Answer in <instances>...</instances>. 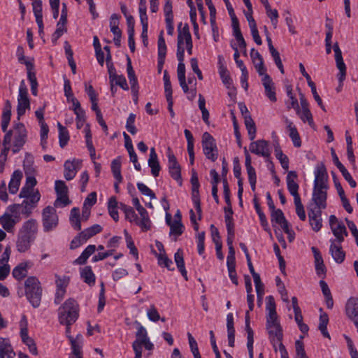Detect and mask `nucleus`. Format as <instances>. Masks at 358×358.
Here are the masks:
<instances>
[{
    "mask_svg": "<svg viewBox=\"0 0 358 358\" xmlns=\"http://www.w3.org/2000/svg\"><path fill=\"white\" fill-rule=\"evenodd\" d=\"M78 315V305L73 299H67L58 309L59 322L62 325L71 326Z\"/></svg>",
    "mask_w": 358,
    "mask_h": 358,
    "instance_id": "f257e3e1",
    "label": "nucleus"
},
{
    "mask_svg": "<svg viewBox=\"0 0 358 358\" xmlns=\"http://www.w3.org/2000/svg\"><path fill=\"white\" fill-rule=\"evenodd\" d=\"M25 295L33 307L37 308L41 304L42 287L38 279L30 276L24 282Z\"/></svg>",
    "mask_w": 358,
    "mask_h": 358,
    "instance_id": "f03ea898",
    "label": "nucleus"
},
{
    "mask_svg": "<svg viewBox=\"0 0 358 358\" xmlns=\"http://www.w3.org/2000/svg\"><path fill=\"white\" fill-rule=\"evenodd\" d=\"M18 207V206H8L5 213L0 217L1 225L8 233L13 231L15 224L21 220Z\"/></svg>",
    "mask_w": 358,
    "mask_h": 358,
    "instance_id": "7ed1b4c3",
    "label": "nucleus"
},
{
    "mask_svg": "<svg viewBox=\"0 0 358 358\" xmlns=\"http://www.w3.org/2000/svg\"><path fill=\"white\" fill-rule=\"evenodd\" d=\"M42 224L45 233L56 229L59 224V217L54 207L48 206L43 210Z\"/></svg>",
    "mask_w": 358,
    "mask_h": 358,
    "instance_id": "20e7f679",
    "label": "nucleus"
},
{
    "mask_svg": "<svg viewBox=\"0 0 358 358\" xmlns=\"http://www.w3.org/2000/svg\"><path fill=\"white\" fill-rule=\"evenodd\" d=\"M201 144L206 158L212 162L216 161L218 157V150L214 138L209 133L205 132L202 136Z\"/></svg>",
    "mask_w": 358,
    "mask_h": 358,
    "instance_id": "39448f33",
    "label": "nucleus"
},
{
    "mask_svg": "<svg viewBox=\"0 0 358 358\" xmlns=\"http://www.w3.org/2000/svg\"><path fill=\"white\" fill-rule=\"evenodd\" d=\"M27 109H30V101L27 85L22 80L20 83L17 95V113L18 118L24 115Z\"/></svg>",
    "mask_w": 358,
    "mask_h": 358,
    "instance_id": "423d86ee",
    "label": "nucleus"
},
{
    "mask_svg": "<svg viewBox=\"0 0 358 358\" xmlns=\"http://www.w3.org/2000/svg\"><path fill=\"white\" fill-rule=\"evenodd\" d=\"M329 221L331 230L336 238L333 241L343 242L345 237L348 236L345 224L334 215L329 216Z\"/></svg>",
    "mask_w": 358,
    "mask_h": 358,
    "instance_id": "0eeeda50",
    "label": "nucleus"
},
{
    "mask_svg": "<svg viewBox=\"0 0 358 358\" xmlns=\"http://www.w3.org/2000/svg\"><path fill=\"white\" fill-rule=\"evenodd\" d=\"M12 135L14 136L13 152L17 153L20 150L27 141V131L24 124H17L14 130L12 131Z\"/></svg>",
    "mask_w": 358,
    "mask_h": 358,
    "instance_id": "6e6552de",
    "label": "nucleus"
},
{
    "mask_svg": "<svg viewBox=\"0 0 358 358\" xmlns=\"http://www.w3.org/2000/svg\"><path fill=\"white\" fill-rule=\"evenodd\" d=\"M102 231L99 224H94L81 231L71 243V248H76L85 243L89 238Z\"/></svg>",
    "mask_w": 358,
    "mask_h": 358,
    "instance_id": "1a4fd4ad",
    "label": "nucleus"
},
{
    "mask_svg": "<svg viewBox=\"0 0 358 358\" xmlns=\"http://www.w3.org/2000/svg\"><path fill=\"white\" fill-rule=\"evenodd\" d=\"M315 180L314 186L315 189H327L328 174L327 169L323 164H318L314 171Z\"/></svg>",
    "mask_w": 358,
    "mask_h": 358,
    "instance_id": "9d476101",
    "label": "nucleus"
},
{
    "mask_svg": "<svg viewBox=\"0 0 358 358\" xmlns=\"http://www.w3.org/2000/svg\"><path fill=\"white\" fill-rule=\"evenodd\" d=\"M41 198L40 193H36L35 195H33L31 199H24L20 204H13L12 206H18V211L20 214L25 215L26 217H29L34 210L36 208L38 202L39 201Z\"/></svg>",
    "mask_w": 358,
    "mask_h": 358,
    "instance_id": "9b49d317",
    "label": "nucleus"
},
{
    "mask_svg": "<svg viewBox=\"0 0 358 358\" xmlns=\"http://www.w3.org/2000/svg\"><path fill=\"white\" fill-rule=\"evenodd\" d=\"M308 216L312 229L318 232L322 227V210L315 209L310 204L308 206Z\"/></svg>",
    "mask_w": 358,
    "mask_h": 358,
    "instance_id": "f8f14e48",
    "label": "nucleus"
},
{
    "mask_svg": "<svg viewBox=\"0 0 358 358\" xmlns=\"http://www.w3.org/2000/svg\"><path fill=\"white\" fill-rule=\"evenodd\" d=\"M38 230V224L35 219H29L23 222L18 233L22 236L36 240Z\"/></svg>",
    "mask_w": 358,
    "mask_h": 358,
    "instance_id": "ddd939ff",
    "label": "nucleus"
},
{
    "mask_svg": "<svg viewBox=\"0 0 358 358\" xmlns=\"http://www.w3.org/2000/svg\"><path fill=\"white\" fill-rule=\"evenodd\" d=\"M327 189L313 188L311 201L313 208L322 210L327 207Z\"/></svg>",
    "mask_w": 358,
    "mask_h": 358,
    "instance_id": "4468645a",
    "label": "nucleus"
},
{
    "mask_svg": "<svg viewBox=\"0 0 358 358\" xmlns=\"http://www.w3.org/2000/svg\"><path fill=\"white\" fill-rule=\"evenodd\" d=\"M82 161L78 159L67 160L64 164V176L67 180H71L76 176L77 172L81 169Z\"/></svg>",
    "mask_w": 358,
    "mask_h": 358,
    "instance_id": "2eb2a0df",
    "label": "nucleus"
},
{
    "mask_svg": "<svg viewBox=\"0 0 358 358\" xmlns=\"http://www.w3.org/2000/svg\"><path fill=\"white\" fill-rule=\"evenodd\" d=\"M166 156L169 162V173L171 177L176 180H180V166L170 148H169L167 150Z\"/></svg>",
    "mask_w": 358,
    "mask_h": 358,
    "instance_id": "dca6fc26",
    "label": "nucleus"
},
{
    "mask_svg": "<svg viewBox=\"0 0 358 358\" xmlns=\"http://www.w3.org/2000/svg\"><path fill=\"white\" fill-rule=\"evenodd\" d=\"M249 150L252 153L267 157L270 155L268 143L264 140L253 141L250 144Z\"/></svg>",
    "mask_w": 358,
    "mask_h": 358,
    "instance_id": "f3484780",
    "label": "nucleus"
},
{
    "mask_svg": "<svg viewBox=\"0 0 358 358\" xmlns=\"http://www.w3.org/2000/svg\"><path fill=\"white\" fill-rule=\"evenodd\" d=\"M345 313L348 317L355 324L358 323V298L350 297L345 304Z\"/></svg>",
    "mask_w": 358,
    "mask_h": 358,
    "instance_id": "a211bd4d",
    "label": "nucleus"
},
{
    "mask_svg": "<svg viewBox=\"0 0 358 358\" xmlns=\"http://www.w3.org/2000/svg\"><path fill=\"white\" fill-rule=\"evenodd\" d=\"M262 76V82L265 90L266 96L271 101H276L277 99L275 96V86L272 79L268 74H264Z\"/></svg>",
    "mask_w": 358,
    "mask_h": 358,
    "instance_id": "6ab92c4d",
    "label": "nucleus"
},
{
    "mask_svg": "<svg viewBox=\"0 0 358 358\" xmlns=\"http://www.w3.org/2000/svg\"><path fill=\"white\" fill-rule=\"evenodd\" d=\"M331 245L329 248V252L334 259V261L338 264L342 263L345 257V254L342 250L341 243L330 241Z\"/></svg>",
    "mask_w": 358,
    "mask_h": 358,
    "instance_id": "aec40b11",
    "label": "nucleus"
},
{
    "mask_svg": "<svg viewBox=\"0 0 358 358\" xmlns=\"http://www.w3.org/2000/svg\"><path fill=\"white\" fill-rule=\"evenodd\" d=\"M35 240L22 236V234L17 233L15 242L16 249L19 252H26L30 249L32 243Z\"/></svg>",
    "mask_w": 358,
    "mask_h": 358,
    "instance_id": "412c9836",
    "label": "nucleus"
},
{
    "mask_svg": "<svg viewBox=\"0 0 358 358\" xmlns=\"http://www.w3.org/2000/svg\"><path fill=\"white\" fill-rule=\"evenodd\" d=\"M250 57L259 75L262 76L266 74L264 60L259 52L255 48H252L250 51Z\"/></svg>",
    "mask_w": 358,
    "mask_h": 358,
    "instance_id": "4be33fe9",
    "label": "nucleus"
},
{
    "mask_svg": "<svg viewBox=\"0 0 358 358\" xmlns=\"http://www.w3.org/2000/svg\"><path fill=\"white\" fill-rule=\"evenodd\" d=\"M297 175L294 171H289L287 176V189L289 193L293 196L294 199L300 198L298 193L299 185L295 181Z\"/></svg>",
    "mask_w": 358,
    "mask_h": 358,
    "instance_id": "5701e85b",
    "label": "nucleus"
},
{
    "mask_svg": "<svg viewBox=\"0 0 358 358\" xmlns=\"http://www.w3.org/2000/svg\"><path fill=\"white\" fill-rule=\"evenodd\" d=\"M148 166L151 169V173L154 177H157L159 174L161 169L157 155L154 148H150L149 159L148 161Z\"/></svg>",
    "mask_w": 358,
    "mask_h": 358,
    "instance_id": "b1692460",
    "label": "nucleus"
},
{
    "mask_svg": "<svg viewBox=\"0 0 358 358\" xmlns=\"http://www.w3.org/2000/svg\"><path fill=\"white\" fill-rule=\"evenodd\" d=\"M15 353L7 338H0V358H14Z\"/></svg>",
    "mask_w": 358,
    "mask_h": 358,
    "instance_id": "393cba45",
    "label": "nucleus"
},
{
    "mask_svg": "<svg viewBox=\"0 0 358 358\" xmlns=\"http://www.w3.org/2000/svg\"><path fill=\"white\" fill-rule=\"evenodd\" d=\"M285 122L286 124L287 129L289 131V136L292 139L294 145L296 148L301 147V141L296 127L294 125L293 122L287 118H285Z\"/></svg>",
    "mask_w": 358,
    "mask_h": 358,
    "instance_id": "a878e982",
    "label": "nucleus"
},
{
    "mask_svg": "<svg viewBox=\"0 0 358 358\" xmlns=\"http://www.w3.org/2000/svg\"><path fill=\"white\" fill-rule=\"evenodd\" d=\"M311 250L314 255L316 273L320 276L324 275L326 268L321 253L315 247H312Z\"/></svg>",
    "mask_w": 358,
    "mask_h": 358,
    "instance_id": "bb28decb",
    "label": "nucleus"
},
{
    "mask_svg": "<svg viewBox=\"0 0 358 358\" xmlns=\"http://www.w3.org/2000/svg\"><path fill=\"white\" fill-rule=\"evenodd\" d=\"M22 178V173L20 170L13 173L8 184V190L10 194H14L18 191Z\"/></svg>",
    "mask_w": 358,
    "mask_h": 358,
    "instance_id": "cd10ccee",
    "label": "nucleus"
},
{
    "mask_svg": "<svg viewBox=\"0 0 358 358\" xmlns=\"http://www.w3.org/2000/svg\"><path fill=\"white\" fill-rule=\"evenodd\" d=\"M32 266L31 262H24L18 264L13 270V275L17 280H22L26 276L27 273V269Z\"/></svg>",
    "mask_w": 358,
    "mask_h": 358,
    "instance_id": "c85d7f7f",
    "label": "nucleus"
},
{
    "mask_svg": "<svg viewBox=\"0 0 358 358\" xmlns=\"http://www.w3.org/2000/svg\"><path fill=\"white\" fill-rule=\"evenodd\" d=\"M82 280L90 286H92L95 282V275L90 266H85L80 270Z\"/></svg>",
    "mask_w": 358,
    "mask_h": 358,
    "instance_id": "c756f323",
    "label": "nucleus"
},
{
    "mask_svg": "<svg viewBox=\"0 0 358 358\" xmlns=\"http://www.w3.org/2000/svg\"><path fill=\"white\" fill-rule=\"evenodd\" d=\"M266 329L269 334L271 342L273 343V345L275 343H282V330L280 325L275 326L274 327H271Z\"/></svg>",
    "mask_w": 358,
    "mask_h": 358,
    "instance_id": "7c9ffc66",
    "label": "nucleus"
},
{
    "mask_svg": "<svg viewBox=\"0 0 358 358\" xmlns=\"http://www.w3.org/2000/svg\"><path fill=\"white\" fill-rule=\"evenodd\" d=\"M10 116H11V104L9 101H6L5 108L3 111V114L1 116V127L3 130V131H6L10 120Z\"/></svg>",
    "mask_w": 358,
    "mask_h": 358,
    "instance_id": "2f4dec72",
    "label": "nucleus"
},
{
    "mask_svg": "<svg viewBox=\"0 0 358 358\" xmlns=\"http://www.w3.org/2000/svg\"><path fill=\"white\" fill-rule=\"evenodd\" d=\"M12 133L10 131H8L4 136L3 145L4 146V149L1 151L0 155V166H1V171L3 169V161L6 160V157L7 153L9 150V145L11 142Z\"/></svg>",
    "mask_w": 358,
    "mask_h": 358,
    "instance_id": "473e14b6",
    "label": "nucleus"
},
{
    "mask_svg": "<svg viewBox=\"0 0 358 358\" xmlns=\"http://www.w3.org/2000/svg\"><path fill=\"white\" fill-rule=\"evenodd\" d=\"M127 75L128 78L131 85V88L133 92L136 93V86L138 85L137 79L135 75V72L133 69V67L131 66V62L129 57H127Z\"/></svg>",
    "mask_w": 358,
    "mask_h": 358,
    "instance_id": "72a5a7b5",
    "label": "nucleus"
},
{
    "mask_svg": "<svg viewBox=\"0 0 358 358\" xmlns=\"http://www.w3.org/2000/svg\"><path fill=\"white\" fill-rule=\"evenodd\" d=\"M182 23L180 22L178 25V42L182 43L183 44L187 43L189 41H192V36L189 33V26L187 24H185L182 29H180Z\"/></svg>",
    "mask_w": 358,
    "mask_h": 358,
    "instance_id": "f704fd0d",
    "label": "nucleus"
},
{
    "mask_svg": "<svg viewBox=\"0 0 358 358\" xmlns=\"http://www.w3.org/2000/svg\"><path fill=\"white\" fill-rule=\"evenodd\" d=\"M78 338L79 336H77V339H74L72 336H69L72 352L69 358H83L82 346L78 341Z\"/></svg>",
    "mask_w": 358,
    "mask_h": 358,
    "instance_id": "c9c22d12",
    "label": "nucleus"
},
{
    "mask_svg": "<svg viewBox=\"0 0 358 358\" xmlns=\"http://www.w3.org/2000/svg\"><path fill=\"white\" fill-rule=\"evenodd\" d=\"M174 259L177 265V267L180 271L182 275L185 278V280H187V271L185 267L183 259V254L181 250H178V251L175 253Z\"/></svg>",
    "mask_w": 358,
    "mask_h": 358,
    "instance_id": "e433bc0d",
    "label": "nucleus"
},
{
    "mask_svg": "<svg viewBox=\"0 0 358 358\" xmlns=\"http://www.w3.org/2000/svg\"><path fill=\"white\" fill-rule=\"evenodd\" d=\"M120 16L116 13L113 14L110 18V31L115 36H122V31L119 28Z\"/></svg>",
    "mask_w": 358,
    "mask_h": 358,
    "instance_id": "4c0bfd02",
    "label": "nucleus"
},
{
    "mask_svg": "<svg viewBox=\"0 0 358 358\" xmlns=\"http://www.w3.org/2000/svg\"><path fill=\"white\" fill-rule=\"evenodd\" d=\"M244 122L248 132L249 138L251 141H253L255 138L257 131L255 122L250 115H245L244 116Z\"/></svg>",
    "mask_w": 358,
    "mask_h": 358,
    "instance_id": "58836bf2",
    "label": "nucleus"
},
{
    "mask_svg": "<svg viewBox=\"0 0 358 358\" xmlns=\"http://www.w3.org/2000/svg\"><path fill=\"white\" fill-rule=\"evenodd\" d=\"M69 220H70V223H71V226L76 230L81 229L80 210L78 208L75 207L71 209Z\"/></svg>",
    "mask_w": 358,
    "mask_h": 358,
    "instance_id": "ea45409f",
    "label": "nucleus"
},
{
    "mask_svg": "<svg viewBox=\"0 0 358 358\" xmlns=\"http://www.w3.org/2000/svg\"><path fill=\"white\" fill-rule=\"evenodd\" d=\"M25 176L35 175L36 169L34 167V158L31 155L27 154L23 163Z\"/></svg>",
    "mask_w": 358,
    "mask_h": 358,
    "instance_id": "a19ab883",
    "label": "nucleus"
},
{
    "mask_svg": "<svg viewBox=\"0 0 358 358\" xmlns=\"http://www.w3.org/2000/svg\"><path fill=\"white\" fill-rule=\"evenodd\" d=\"M111 171L115 180L122 182L123 178L121 174V160L120 158H116L112 161Z\"/></svg>",
    "mask_w": 358,
    "mask_h": 358,
    "instance_id": "79ce46f5",
    "label": "nucleus"
},
{
    "mask_svg": "<svg viewBox=\"0 0 358 358\" xmlns=\"http://www.w3.org/2000/svg\"><path fill=\"white\" fill-rule=\"evenodd\" d=\"M95 250L96 246L94 245H89L75 260L74 263L77 264H84L89 257L94 252Z\"/></svg>",
    "mask_w": 358,
    "mask_h": 358,
    "instance_id": "37998d69",
    "label": "nucleus"
},
{
    "mask_svg": "<svg viewBox=\"0 0 358 358\" xmlns=\"http://www.w3.org/2000/svg\"><path fill=\"white\" fill-rule=\"evenodd\" d=\"M117 208L118 202L117 201L115 197L110 198L108 202V210L110 215L115 222L118 221L119 220Z\"/></svg>",
    "mask_w": 358,
    "mask_h": 358,
    "instance_id": "c03bdc74",
    "label": "nucleus"
},
{
    "mask_svg": "<svg viewBox=\"0 0 358 358\" xmlns=\"http://www.w3.org/2000/svg\"><path fill=\"white\" fill-rule=\"evenodd\" d=\"M199 188H192V200L199 215V220L201 219V207L199 196Z\"/></svg>",
    "mask_w": 358,
    "mask_h": 358,
    "instance_id": "a18cd8bd",
    "label": "nucleus"
},
{
    "mask_svg": "<svg viewBox=\"0 0 358 358\" xmlns=\"http://www.w3.org/2000/svg\"><path fill=\"white\" fill-rule=\"evenodd\" d=\"M57 127L59 129V145L61 148H64L69 140V131L60 122L57 123Z\"/></svg>",
    "mask_w": 358,
    "mask_h": 358,
    "instance_id": "49530a36",
    "label": "nucleus"
},
{
    "mask_svg": "<svg viewBox=\"0 0 358 358\" xmlns=\"http://www.w3.org/2000/svg\"><path fill=\"white\" fill-rule=\"evenodd\" d=\"M25 64L28 67L27 78L30 82L31 93L34 96H36L38 92V82L36 77V74L29 69V66L30 64L29 62H25Z\"/></svg>",
    "mask_w": 358,
    "mask_h": 358,
    "instance_id": "de8ad7c7",
    "label": "nucleus"
},
{
    "mask_svg": "<svg viewBox=\"0 0 358 358\" xmlns=\"http://www.w3.org/2000/svg\"><path fill=\"white\" fill-rule=\"evenodd\" d=\"M329 322V317L327 314L322 313L320 316V323H319V329L320 330L322 334L328 338H330L329 334L327 331V324Z\"/></svg>",
    "mask_w": 358,
    "mask_h": 358,
    "instance_id": "09e8293b",
    "label": "nucleus"
},
{
    "mask_svg": "<svg viewBox=\"0 0 358 358\" xmlns=\"http://www.w3.org/2000/svg\"><path fill=\"white\" fill-rule=\"evenodd\" d=\"M225 215H224V221L226 224L227 229H234V224L233 220V210L231 206H226L224 208Z\"/></svg>",
    "mask_w": 358,
    "mask_h": 358,
    "instance_id": "8fccbe9b",
    "label": "nucleus"
},
{
    "mask_svg": "<svg viewBox=\"0 0 358 358\" xmlns=\"http://www.w3.org/2000/svg\"><path fill=\"white\" fill-rule=\"evenodd\" d=\"M275 154L276 158L280 161L283 169L287 170L289 169V159L288 157L284 155L280 148L277 146L275 148Z\"/></svg>",
    "mask_w": 358,
    "mask_h": 358,
    "instance_id": "3c124183",
    "label": "nucleus"
},
{
    "mask_svg": "<svg viewBox=\"0 0 358 358\" xmlns=\"http://www.w3.org/2000/svg\"><path fill=\"white\" fill-rule=\"evenodd\" d=\"M296 111L303 122L307 121L310 125L313 124V116L308 108H299Z\"/></svg>",
    "mask_w": 358,
    "mask_h": 358,
    "instance_id": "603ef678",
    "label": "nucleus"
},
{
    "mask_svg": "<svg viewBox=\"0 0 358 358\" xmlns=\"http://www.w3.org/2000/svg\"><path fill=\"white\" fill-rule=\"evenodd\" d=\"M233 32H234V36H235V38L238 43L239 48L241 50L246 49V43H245V41L241 34V29L239 27V24L236 25L235 27H233Z\"/></svg>",
    "mask_w": 358,
    "mask_h": 358,
    "instance_id": "864d4df0",
    "label": "nucleus"
},
{
    "mask_svg": "<svg viewBox=\"0 0 358 358\" xmlns=\"http://www.w3.org/2000/svg\"><path fill=\"white\" fill-rule=\"evenodd\" d=\"M264 7L268 17L271 19L272 24L275 28L278 24V10L276 9H271L269 3H268V4L264 5Z\"/></svg>",
    "mask_w": 358,
    "mask_h": 358,
    "instance_id": "5fc2aeb1",
    "label": "nucleus"
},
{
    "mask_svg": "<svg viewBox=\"0 0 358 358\" xmlns=\"http://www.w3.org/2000/svg\"><path fill=\"white\" fill-rule=\"evenodd\" d=\"M266 310L267 311V315H277L275 303L273 296L270 295L266 297Z\"/></svg>",
    "mask_w": 358,
    "mask_h": 358,
    "instance_id": "6e6d98bb",
    "label": "nucleus"
},
{
    "mask_svg": "<svg viewBox=\"0 0 358 358\" xmlns=\"http://www.w3.org/2000/svg\"><path fill=\"white\" fill-rule=\"evenodd\" d=\"M170 227V235H174L178 236L183 232L184 226L181 222L174 220L173 223L169 225Z\"/></svg>",
    "mask_w": 358,
    "mask_h": 358,
    "instance_id": "4d7b16f0",
    "label": "nucleus"
},
{
    "mask_svg": "<svg viewBox=\"0 0 358 358\" xmlns=\"http://www.w3.org/2000/svg\"><path fill=\"white\" fill-rule=\"evenodd\" d=\"M164 31H162L158 38V57H166V45L163 36Z\"/></svg>",
    "mask_w": 358,
    "mask_h": 358,
    "instance_id": "13d9d810",
    "label": "nucleus"
},
{
    "mask_svg": "<svg viewBox=\"0 0 358 358\" xmlns=\"http://www.w3.org/2000/svg\"><path fill=\"white\" fill-rule=\"evenodd\" d=\"M136 341H138L141 343L149 339V338L148 337L147 330L139 322H137V331L136 334Z\"/></svg>",
    "mask_w": 358,
    "mask_h": 358,
    "instance_id": "bf43d9fd",
    "label": "nucleus"
},
{
    "mask_svg": "<svg viewBox=\"0 0 358 358\" xmlns=\"http://www.w3.org/2000/svg\"><path fill=\"white\" fill-rule=\"evenodd\" d=\"M294 205L296 207V213L302 221H305L306 219V212L304 207L301 203V198L294 199Z\"/></svg>",
    "mask_w": 358,
    "mask_h": 358,
    "instance_id": "052dcab7",
    "label": "nucleus"
},
{
    "mask_svg": "<svg viewBox=\"0 0 358 358\" xmlns=\"http://www.w3.org/2000/svg\"><path fill=\"white\" fill-rule=\"evenodd\" d=\"M163 80L164 83V93L166 97L172 96V87L170 80V76L167 71H164Z\"/></svg>",
    "mask_w": 358,
    "mask_h": 358,
    "instance_id": "680f3d73",
    "label": "nucleus"
},
{
    "mask_svg": "<svg viewBox=\"0 0 358 358\" xmlns=\"http://www.w3.org/2000/svg\"><path fill=\"white\" fill-rule=\"evenodd\" d=\"M271 222L275 224H280L285 220V217L282 211L280 209H274L271 210Z\"/></svg>",
    "mask_w": 358,
    "mask_h": 358,
    "instance_id": "e2e57ef3",
    "label": "nucleus"
},
{
    "mask_svg": "<svg viewBox=\"0 0 358 358\" xmlns=\"http://www.w3.org/2000/svg\"><path fill=\"white\" fill-rule=\"evenodd\" d=\"M56 280V287L57 289H66V287L69 285V278L65 275L59 276L57 275H55Z\"/></svg>",
    "mask_w": 358,
    "mask_h": 358,
    "instance_id": "0e129e2a",
    "label": "nucleus"
},
{
    "mask_svg": "<svg viewBox=\"0 0 358 358\" xmlns=\"http://www.w3.org/2000/svg\"><path fill=\"white\" fill-rule=\"evenodd\" d=\"M136 115L133 113H130L126 123V128L127 131L131 134L134 135L137 132V129L134 125Z\"/></svg>",
    "mask_w": 358,
    "mask_h": 358,
    "instance_id": "69168bd1",
    "label": "nucleus"
},
{
    "mask_svg": "<svg viewBox=\"0 0 358 358\" xmlns=\"http://www.w3.org/2000/svg\"><path fill=\"white\" fill-rule=\"evenodd\" d=\"M36 193H39V192L37 189L23 186L21 189L19 196L20 198H24V199H31V196L35 195Z\"/></svg>",
    "mask_w": 358,
    "mask_h": 358,
    "instance_id": "338daca9",
    "label": "nucleus"
},
{
    "mask_svg": "<svg viewBox=\"0 0 358 358\" xmlns=\"http://www.w3.org/2000/svg\"><path fill=\"white\" fill-rule=\"evenodd\" d=\"M147 316L150 321L155 322L160 319V315L154 305H151L147 310Z\"/></svg>",
    "mask_w": 358,
    "mask_h": 358,
    "instance_id": "774afa93",
    "label": "nucleus"
}]
</instances>
